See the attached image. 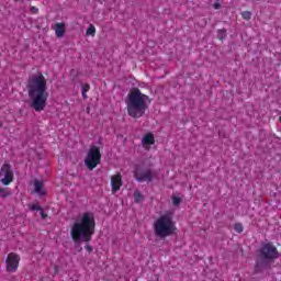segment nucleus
I'll return each mask as SVG.
<instances>
[{"label": "nucleus", "mask_w": 281, "mask_h": 281, "mask_svg": "<svg viewBox=\"0 0 281 281\" xmlns=\"http://www.w3.org/2000/svg\"><path fill=\"white\" fill-rule=\"evenodd\" d=\"M29 209L31 210V212H40V210H42V207L38 205V203H33L29 205Z\"/></svg>", "instance_id": "19"}, {"label": "nucleus", "mask_w": 281, "mask_h": 281, "mask_svg": "<svg viewBox=\"0 0 281 281\" xmlns=\"http://www.w3.org/2000/svg\"><path fill=\"white\" fill-rule=\"evenodd\" d=\"M134 201L135 203H142L144 201V195L139 191L134 192Z\"/></svg>", "instance_id": "15"}, {"label": "nucleus", "mask_w": 281, "mask_h": 281, "mask_svg": "<svg viewBox=\"0 0 281 281\" xmlns=\"http://www.w3.org/2000/svg\"><path fill=\"white\" fill-rule=\"evenodd\" d=\"M143 146H153L155 144V136L153 133L146 134L142 139Z\"/></svg>", "instance_id": "13"}, {"label": "nucleus", "mask_w": 281, "mask_h": 281, "mask_svg": "<svg viewBox=\"0 0 281 281\" xmlns=\"http://www.w3.org/2000/svg\"><path fill=\"white\" fill-rule=\"evenodd\" d=\"M86 36H95V26L90 24L86 31Z\"/></svg>", "instance_id": "14"}, {"label": "nucleus", "mask_w": 281, "mask_h": 281, "mask_svg": "<svg viewBox=\"0 0 281 281\" xmlns=\"http://www.w3.org/2000/svg\"><path fill=\"white\" fill-rule=\"evenodd\" d=\"M31 12H38V9L36 7H32Z\"/></svg>", "instance_id": "25"}, {"label": "nucleus", "mask_w": 281, "mask_h": 281, "mask_svg": "<svg viewBox=\"0 0 281 281\" xmlns=\"http://www.w3.org/2000/svg\"><path fill=\"white\" fill-rule=\"evenodd\" d=\"M86 111H87V113H91V108L88 106V108L86 109Z\"/></svg>", "instance_id": "26"}, {"label": "nucleus", "mask_w": 281, "mask_h": 281, "mask_svg": "<svg viewBox=\"0 0 281 281\" xmlns=\"http://www.w3.org/2000/svg\"><path fill=\"white\" fill-rule=\"evenodd\" d=\"M14 181V172L10 164H4L0 169V184L10 186Z\"/></svg>", "instance_id": "7"}, {"label": "nucleus", "mask_w": 281, "mask_h": 281, "mask_svg": "<svg viewBox=\"0 0 281 281\" xmlns=\"http://www.w3.org/2000/svg\"><path fill=\"white\" fill-rule=\"evenodd\" d=\"M175 232H177V226L175 225L171 214L161 215L154 222V234L158 238H168V236H172Z\"/></svg>", "instance_id": "4"}, {"label": "nucleus", "mask_w": 281, "mask_h": 281, "mask_svg": "<svg viewBox=\"0 0 281 281\" xmlns=\"http://www.w3.org/2000/svg\"><path fill=\"white\" fill-rule=\"evenodd\" d=\"M261 256L266 260H276L278 258V248L271 244H265L261 247Z\"/></svg>", "instance_id": "9"}, {"label": "nucleus", "mask_w": 281, "mask_h": 281, "mask_svg": "<svg viewBox=\"0 0 281 281\" xmlns=\"http://www.w3.org/2000/svg\"><path fill=\"white\" fill-rule=\"evenodd\" d=\"M241 18H243L245 21H250V20H251V12H250V11H244V12H241Z\"/></svg>", "instance_id": "16"}, {"label": "nucleus", "mask_w": 281, "mask_h": 281, "mask_svg": "<svg viewBox=\"0 0 281 281\" xmlns=\"http://www.w3.org/2000/svg\"><path fill=\"white\" fill-rule=\"evenodd\" d=\"M110 186L112 188V194L120 192L122 188V173H115L111 177Z\"/></svg>", "instance_id": "10"}, {"label": "nucleus", "mask_w": 281, "mask_h": 281, "mask_svg": "<svg viewBox=\"0 0 281 281\" xmlns=\"http://www.w3.org/2000/svg\"><path fill=\"white\" fill-rule=\"evenodd\" d=\"M225 36H227V31H225V30L217 31V38L220 41H223V38H225Z\"/></svg>", "instance_id": "17"}, {"label": "nucleus", "mask_w": 281, "mask_h": 281, "mask_svg": "<svg viewBox=\"0 0 281 281\" xmlns=\"http://www.w3.org/2000/svg\"><path fill=\"white\" fill-rule=\"evenodd\" d=\"M134 177L136 181H139V182L145 181L147 183H150V181L157 178V171L150 168H146L142 165H137L134 169Z\"/></svg>", "instance_id": "5"}, {"label": "nucleus", "mask_w": 281, "mask_h": 281, "mask_svg": "<svg viewBox=\"0 0 281 281\" xmlns=\"http://www.w3.org/2000/svg\"><path fill=\"white\" fill-rule=\"evenodd\" d=\"M213 7H214L215 10H221V3H218V2H215L213 4Z\"/></svg>", "instance_id": "23"}, {"label": "nucleus", "mask_w": 281, "mask_h": 281, "mask_svg": "<svg viewBox=\"0 0 281 281\" xmlns=\"http://www.w3.org/2000/svg\"><path fill=\"white\" fill-rule=\"evenodd\" d=\"M20 262L21 256H19L16 252H10L5 259L7 271L9 273H16Z\"/></svg>", "instance_id": "8"}, {"label": "nucleus", "mask_w": 281, "mask_h": 281, "mask_svg": "<svg viewBox=\"0 0 281 281\" xmlns=\"http://www.w3.org/2000/svg\"><path fill=\"white\" fill-rule=\"evenodd\" d=\"M89 89H91V87H90L89 85H85V86L82 87V93H81V95H82L83 100H87V92L89 91Z\"/></svg>", "instance_id": "18"}, {"label": "nucleus", "mask_w": 281, "mask_h": 281, "mask_svg": "<svg viewBox=\"0 0 281 281\" xmlns=\"http://www.w3.org/2000/svg\"><path fill=\"white\" fill-rule=\"evenodd\" d=\"M54 30L57 38H63V36H65V23H56Z\"/></svg>", "instance_id": "12"}, {"label": "nucleus", "mask_w": 281, "mask_h": 281, "mask_svg": "<svg viewBox=\"0 0 281 281\" xmlns=\"http://www.w3.org/2000/svg\"><path fill=\"white\" fill-rule=\"evenodd\" d=\"M234 229L237 234H243V231H244L243 224L240 223L235 224Z\"/></svg>", "instance_id": "20"}, {"label": "nucleus", "mask_w": 281, "mask_h": 281, "mask_svg": "<svg viewBox=\"0 0 281 281\" xmlns=\"http://www.w3.org/2000/svg\"><path fill=\"white\" fill-rule=\"evenodd\" d=\"M40 216L41 218H47V214H45V211H43V209L40 210Z\"/></svg>", "instance_id": "22"}, {"label": "nucleus", "mask_w": 281, "mask_h": 281, "mask_svg": "<svg viewBox=\"0 0 281 281\" xmlns=\"http://www.w3.org/2000/svg\"><path fill=\"white\" fill-rule=\"evenodd\" d=\"M33 187L35 194H38V196H45V194H47V190L45 189L43 181L34 180Z\"/></svg>", "instance_id": "11"}, {"label": "nucleus", "mask_w": 281, "mask_h": 281, "mask_svg": "<svg viewBox=\"0 0 281 281\" xmlns=\"http://www.w3.org/2000/svg\"><path fill=\"white\" fill-rule=\"evenodd\" d=\"M148 104H150L148 95L142 93L139 89L132 91L127 95L126 100L130 117H143L144 113H146V110L148 109Z\"/></svg>", "instance_id": "3"}, {"label": "nucleus", "mask_w": 281, "mask_h": 281, "mask_svg": "<svg viewBox=\"0 0 281 281\" xmlns=\"http://www.w3.org/2000/svg\"><path fill=\"white\" fill-rule=\"evenodd\" d=\"M93 234H95V217L91 212L81 214L70 229L74 243H89Z\"/></svg>", "instance_id": "2"}, {"label": "nucleus", "mask_w": 281, "mask_h": 281, "mask_svg": "<svg viewBox=\"0 0 281 281\" xmlns=\"http://www.w3.org/2000/svg\"><path fill=\"white\" fill-rule=\"evenodd\" d=\"M30 106L33 108L37 113L45 111L47 106V98L49 93L47 92V79L43 74H36L29 77L26 85Z\"/></svg>", "instance_id": "1"}, {"label": "nucleus", "mask_w": 281, "mask_h": 281, "mask_svg": "<svg viewBox=\"0 0 281 281\" xmlns=\"http://www.w3.org/2000/svg\"><path fill=\"white\" fill-rule=\"evenodd\" d=\"M101 159L102 155L100 154V147L92 146L88 150V154L85 159V165L88 168V170H94V168H98Z\"/></svg>", "instance_id": "6"}, {"label": "nucleus", "mask_w": 281, "mask_h": 281, "mask_svg": "<svg viewBox=\"0 0 281 281\" xmlns=\"http://www.w3.org/2000/svg\"><path fill=\"white\" fill-rule=\"evenodd\" d=\"M172 203H173V205H179L181 203V198L172 196Z\"/></svg>", "instance_id": "21"}, {"label": "nucleus", "mask_w": 281, "mask_h": 281, "mask_svg": "<svg viewBox=\"0 0 281 281\" xmlns=\"http://www.w3.org/2000/svg\"><path fill=\"white\" fill-rule=\"evenodd\" d=\"M86 249H87V251H89V254H91V251H93V248L89 245L86 246Z\"/></svg>", "instance_id": "24"}]
</instances>
